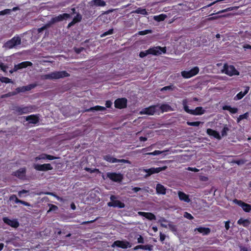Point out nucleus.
<instances>
[{
	"instance_id": "nucleus-1",
	"label": "nucleus",
	"mask_w": 251,
	"mask_h": 251,
	"mask_svg": "<svg viewBox=\"0 0 251 251\" xmlns=\"http://www.w3.org/2000/svg\"><path fill=\"white\" fill-rule=\"evenodd\" d=\"M70 74L65 71H55L50 73L49 74L43 75H41V79L42 80L47 79H57L63 78L65 77H68Z\"/></svg>"
},
{
	"instance_id": "nucleus-49",
	"label": "nucleus",
	"mask_w": 251,
	"mask_h": 251,
	"mask_svg": "<svg viewBox=\"0 0 251 251\" xmlns=\"http://www.w3.org/2000/svg\"><path fill=\"white\" fill-rule=\"evenodd\" d=\"M184 217L189 220H193L194 219L193 216L190 213L187 212H184Z\"/></svg>"
},
{
	"instance_id": "nucleus-33",
	"label": "nucleus",
	"mask_w": 251,
	"mask_h": 251,
	"mask_svg": "<svg viewBox=\"0 0 251 251\" xmlns=\"http://www.w3.org/2000/svg\"><path fill=\"white\" fill-rule=\"evenodd\" d=\"M92 3L99 6H104L106 5L105 1L102 0H93L91 1V4Z\"/></svg>"
},
{
	"instance_id": "nucleus-59",
	"label": "nucleus",
	"mask_w": 251,
	"mask_h": 251,
	"mask_svg": "<svg viewBox=\"0 0 251 251\" xmlns=\"http://www.w3.org/2000/svg\"><path fill=\"white\" fill-rule=\"evenodd\" d=\"M74 50L76 53L78 54V53H80L81 51H82L84 50V48L83 47H81V48H74Z\"/></svg>"
},
{
	"instance_id": "nucleus-30",
	"label": "nucleus",
	"mask_w": 251,
	"mask_h": 251,
	"mask_svg": "<svg viewBox=\"0 0 251 251\" xmlns=\"http://www.w3.org/2000/svg\"><path fill=\"white\" fill-rule=\"evenodd\" d=\"M204 110L202 107H197L195 110H193L192 115H201L204 113Z\"/></svg>"
},
{
	"instance_id": "nucleus-29",
	"label": "nucleus",
	"mask_w": 251,
	"mask_h": 251,
	"mask_svg": "<svg viewBox=\"0 0 251 251\" xmlns=\"http://www.w3.org/2000/svg\"><path fill=\"white\" fill-rule=\"evenodd\" d=\"M249 87H246L245 90L244 92H239L234 98V100H239L241 99L247 93L249 90Z\"/></svg>"
},
{
	"instance_id": "nucleus-42",
	"label": "nucleus",
	"mask_w": 251,
	"mask_h": 251,
	"mask_svg": "<svg viewBox=\"0 0 251 251\" xmlns=\"http://www.w3.org/2000/svg\"><path fill=\"white\" fill-rule=\"evenodd\" d=\"M82 19V16L79 14L77 13L76 16L73 19V21L75 23H78L81 21Z\"/></svg>"
},
{
	"instance_id": "nucleus-24",
	"label": "nucleus",
	"mask_w": 251,
	"mask_h": 251,
	"mask_svg": "<svg viewBox=\"0 0 251 251\" xmlns=\"http://www.w3.org/2000/svg\"><path fill=\"white\" fill-rule=\"evenodd\" d=\"M206 132L209 135L212 136L218 140H220L221 139V137L219 133L215 130L210 128H208L206 130Z\"/></svg>"
},
{
	"instance_id": "nucleus-36",
	"label": "nucleus",
	"mask_w": 251,
	"mask_h": 251,
	"mask_svg": "<svg viewBox=\"0 0 251 251\" xmlns=\"http://www.w3.org/2000/svg\"><path fill=\"white\" fill-rule=\"evenodd\" d=\"M14 176L21 180H26L27 176L26 174H14Z\"/></svg>"
},
{
	"instance_id": "nucleus-8",
	"label": "nucleus",
	"mask_w": 251,
	"mask_h": 251,
	"mask_svg": "<svg viewBox=\"0 0 251 251\" xmlns=\"http://www.w3.org/2000/svg\"><path fill=\"white\" fill-rule=\"evenodd\" d=\"M166 51V47L162 48L159 46L150 48L148 50V52H149L150 54L155 55H160L162 52L165 53Z\"/></svg>"
},
{
	"instance_id": "nucleus-46",
	"label": "nucleus",
	"mask_w": 251,
	"mask_h": 251,
	"mask_svg": "<svg viewBox=\"0 0 251 251\" xmlns=\"http://www.w3.org/2000/svg\"><path fill=\"white\" fill-rule=\"evenodd\" d=\"M50 27V25H48V24H46L44 26H42V27L41 28H39L38 29H37V31H38V33H41V32H42L44 30L46 29H47L48 28Z\"/></svg>"
},
{
	"instance_id": "nucleus-53",
	"label": "nucleus",
	"mask_w": 251,
	"mask_h": 251,
	"mask_svg": "<svg viewBox=\"0 0 251 251\" xmlns=\"http://www.w3.org/2000/svg\"><path fill=\"white\" fill-rule=\"evenodd\" d=\"M16 94H17V93L14 92H9L6 94L2 95L1 98H4L8 97H10L11 96L15 95Z\"/></svg>"
},
{
	"instance_id": "nucleus-10",
	"label": "nucleus",
	"mask_w": 251,
	"mask_h": 251,
	"mask_svg": "<svg viewBox=\"0 0 251 251\" xmlns=\"http://www.w3.org/2000/svg\"><path fill=\"white\" fill-rule=\"evenodd\" d=\"M2 220L5 224L12 227L17 228L19 226V223L16 219L11 220L7 217H4Z\"/></svg>"
},
{
	"instance_id": "nucleus-62",
	"label": "nucleus",
	"mask_w": 251,
	"mask_h": 251,
	"mask_svg": "<svg viewBox=\"0 0 251 251\" xmlns=\"http://www.w3.org/2000/svg\"><path fill=\"white\" fill-rule=\"evenodd\" d=\"M44 194L46 195L53 196V197L57 198L58 199H59V197L57 196L55 193H54L53 192H46Z\"/></svg>"
},
{
	"instance_id": "nucleus-31",
	"label": "nucleus",
	"mask_w": 251,
	"mask_h": 251,
	"mask_svg": "<svg viewBox=\"0 0 251 251\" xmlns=\"http://www.w3.org/2000/svg\"><path fill=\"white\" fill-rule=\"evenodd\" d=\"M132 13H137L140 14L142 15H147L148 12H147L146 9L142 8L141 7H139L137 8L136 10L133 11L132 12Z\"/></svg>"
},
{
	"instance_id": "nucleus-20",
	"label": "nucleus",
	"mask_w": 251,
	"mask_h": 251,
	"mask_svg": "<svg viewBox=\"0 0 251 251\" xmlns=\"http://www.w3.org/2000/svg\"><path fill=\"white\" fill-rule=\"evenodd\" d=\"M25 120L27 121H29V123L34 124L38 123L39 121V117L35 115H31L26 116L25 117Z\"/></svg>"
},
{
	"instance_id": "nucleus-21",
	"label": "nucleus",
	"mask_w": 251,
	"mask_h": 251,
	"mask_svg": "<svg viewBox=\"0 0 251 251\" xmlns=\"http://www.w3.org/2000/svg\"><path fill=\"white\" fill-rule=\"evenodd\" d=\"M194 231H198L199 233H202L203 235H206L210 233L211 230L208 227H199L196 228Z\"/></svg>"
},
{
	"instance_id": "nucleus-27",
	"label": "nucleus",
	"mask_w": 251,
	"mask_h": 251,
	"mask_svg": "<svg viewBox=\"0 0 251 251\" xmlns=\"http://www.w3.org/2000/svg\"><path fill=\"white\" fill-rule=\"evenodd\" d=\"M237 224L242 225L244 227H247L250 226L251 222L248 219L240 218L238 220Z\"/></svg>"
},
{
	"instance_id": "nucleus-11",
	"label": "nucleus",
	"mask_w": 251,
	"mask_h": 251,
	"mask_svg": "<svg viewBox=\"0 0 251 251\" xmlns=\"http://www.w3.org/2000/svg\"><path fill=\"white\" fill-rule=\"evenodd\" d=\"M33 167L34 169L39 171H47L52 169V167L50 164H34Z\"/></svg>"
},
{
	"instance_id": "nucleus-37",
	"label": "nucleus",
	"mask_w": 251,
	"mask_h": 251,
	"mask_svg": "<svg viewBox=\"0 0 251 251\" xmlns=\"http://www.w3.org/2000/svg\"><path fill=\"white\" fill-rule=\"evenodd\" d=\"M249 117V113L246 112L243 115H240L239 117L237 119V122L239 123L241 120L243 119H247Z\"/></svg>"
},
{
	"instance_id": "nucleus-40",
	"label": "nucleus",
	"mask_w": 251,
	"mask_h": 251,
	"mask_svg": "<svg viewBox=\"0 0 251 251\" xmlns=\"http://www.w3.org/2000/svg\"><path fill=\"white\" fill-rule=\"evenodd\" d=\"M166 18V16L165 15H160L159 16H155L154 17V20L157 21H162L165 20V19Z\"/></svg>"
},
{
	"instance_id": "nucleus-3",
	"label": "nucleus",
	"mask_w": 251,
	"mask_h": 251,
	"mask_svg": "<svg viewBox=\"0 0 251 251\" xmlns=\"http://www.w3.org/2000/svg\"><path fill=\"white\" fill-rule=\"evenodd\" d=\"M33 109L34 107L31 105L27 106H17L14 107L13 110L15 114L18 115H21L31 112Z\"/></svg>"
},
{
	"instance_id": "nucleus-7",
	"label": "nucleus",
	"mask_w": 251,
	"mask_h": 251,
	"mask_svg": "<svg viewBox=\"0 0 251 251\" xmlns=\"http://www.w3.org/2000/svg\"><path fill=\"white\" fill-rule=\"evenodd\" d=\"M222 71L229 76L239 75V72L235 69L234 67L232 65L228 66L225 64Z\"/></svg>"
},
{
	"instance_id": "nucleus-2",
	"label": "nucleus",
	"mask_w": 251,
	"mask_h": 251,
	"mask_svg": "<svg viewBox=\"0 0 251 251\" xmlns=\"http://www.w3.org/2000/svg\"><path fill=\"white\" fill-rule=\"evenodd\" d=\"M21 39L19 36H15L11 39L7 41L3 47L6 49H11L16 48L17 46L21 45Z\"/></svg>"
},
{
	"instance_id": "nucleus-17",
	"label": "nucleus",
	"mask_w": 251,
	"mask_h": 251,
	"mask_svg": "<svg viewBox=\"0 0 251 251\" xmlns=\"http://www.w3.org/2000/svg\"><path fill=\"white\" fill-rule=\"evenodd\" d=\"M9 200L10 201H14L15 203H21L25 206H30V204L25 201L19 200L15 195H12L10 196Z\"/></svg>"
},
{
	"instance_id": "nucleus-48",
	"label": "nucleus",
	"mask_w": 251,
	"mask_h": 251,
	"mask_svg": "<svg viewBox=\"0 0 251 251\" xmlns=\"http://www.w3.org/2000/svg\"><path fill=\"white\" fill-rule=\"evenodd\" d=\"M113 29H110L108 31L104 32L103 34H102L100 35V36L101 37H105V36H107L108 35L112 34H113Z\"/></svg>"
},
{
	"instance_id": "nucleus-44",
	"label": "nucleus",
	"mask_w": 251,
	"mask_h": 251,
	"mask_svg": "<svg viewBox=\"0 0 251 251\" xmlns=\"http://www.w3.org/2000/svg\"><path fill=\"white\" fill-rule=\"evenodd\" d=\"M12 11L11 9H6L0 11V15H4L7 14H10L11 12Z\"/></svg>"
},
{
	"instance_id": "nucleus-35",
	"label": "nucleus",
	"mask_w": 251,
	"mask_h": 251,
	"mask_svg": "<svg viewBox=\"0 0 251 251\" xmlns=\"http://www.w3.org/2000/svg\"><path fill=\"white\" fill-rule=\"evenodd\" d=\"M19 64L20 66L21 69L23 68H25L28 66H31L32 65V63L29 61L23 62Z\"/></svg>"
},
{
	"instance_id": "nucleus-5",
	"label": "nucleus",
	"mask_w": 251,
	"mask_h": 251,
	"mask_svg": "<svg viewBox=\"0 0 251 251\" xmlns=\"http://www.w3.org/2000/svg\"><path fill=\"white\" fill-rule=\"evenodd\" d=\"M112 248L118 247L123 249H126L131 247V244L127 241L125 240H116L114 241L111 245Z\"/></svg>"
},
{
	"instance_id": "nucleus-26",
	"label": "nucleus",
	"mask_w": 251,
	"mask_h": 251,
	"mask_svg": "<svg viewBox=\"0 0 251 251\" xmlns=\"http://www.w3.org/2000/svg\"><path fill=\"white\" fill-rule=\"evenodd\" d=\"M139 249H142L146 251H151L152 250V246L151 245H137L134 248V250H138Z\"/></svg>"
},
{
	"instance_id": "nucleus-60",
	"label": "nucleus",
	"mask_w": 251,
	"mask_h": 251,
	"mask_svg": "<svg viewBox=\"0 0 251 251\" xmlns=\"http://www.w3.org/2000/svg\"><path fill=\"white\" fill-rule=\"evenodd\" d=\"M58 158H59V157H55V156H52V155H49V154H47V156H46V159H49V160H53V159H58Z\"/></svg>"
},
{
	"instance_id": "nucleus-47",
	"label": "nucleus",
	"mask_w": 251,
	"mask_h": 251,
	"mask_svg": "<svg viewBox=\"0 0 251 251\" xmlns=\"http://www.w3.org/2000/svg\"><path fill=\"white\" fill-rule=\"evenodd\" d=\"M168 227L172 231H173V232L176 231L177 228H176V226L175 225L172 224L171 223H170L168 224Z\"/></svg>"
},
{
	"instance_id": "nucleus-43",
	"label": "nucleus",
	"mask_w": 251,
	"mask_h": 251,
	"mask_svg": "<svg viewBox=\"0 0 251 251\" xmlns=\"http://www.w3.org/2000/svg\"><path fill=\"white\" fill-rule=\"evenodd\" d=\"M0 80L2 82H4L6 83H13L12 81L10 79L8 78V77H0Z\"/></svg>"
},
{
	"instance_id": "nucleus-63",
	"label": "nucleus",
	"mask_w": 251,
	"mask_h": 251,
	"mask_svg": "<svg viewBox=\"0 0 251 251\" xmlns=\"http://www.w3.org/2000/svg\"><path fill=\"white\" fill-rule=\"evenodd\" d=\"M0 68L3 72H6V69H7L8 67L5 65H4L3 63H1Z\"/></svg>"
},
{
	"instance_id": "nucleus-45",
	"label": "nucleus",
	"mask_w": 251,
	"mask_h": 251,
	"mask_svg": "<svg viewBox=\"0 0 251 251\" xmlns=\"http://www.w3.org/2000/svg\"><path fill=\"white\" fill-rule=\"evenodd\" d=\"M229 130V128L226 126H225L221 131L222 136L223 137L226 136L227 132Z\"/></svg>"
},
{
	"instance_id": "nucleus-38",
	"label": "nucleus",
	"mask_w": 251,
	"mask_h": 251,
	"mask_svg": "<svg viewBox=\"0 0 251 251\" xmlns=\"http://www.w3.org/2000/svg\"><path fill=\"white\" fill-rule=\"evenodd\" d=\"M29 193V191L26 190H22L21 191H19L18 193V195L19 197L22 198L23 197H25V196L24 195V194H27Z\"/></svg>"
},
{
	"instance_id": "nucleus-28",
	"label": "nucleus",
	"mask_w": 251,
	"mask_h": 251,
	"mask_svg": "<svg viewBox=\"0 0 251 251\" xmlns=\"http://www.w3.org/2000/svg\"><path fill=\"white\" fill-rule=\"evenodd\" d=\"M159 107L162 112L172 111L173 110L172 107L168 104H162Z\"/></svg>"
},
{
	"instance_id": "nucleus-13",
	"label": "nucleus",
	"mask_w": 251,
	"mask_h": 251,
	"mask_svg": "<svg viewBox=\"0 0 251 251\" xmlns=\"http://www.w3.org/2000/svg\"><path fill=\"white\" fill-rule=\"evenodd\" d=\"M159 105L151 106L142 109L140 113L141 114L153 115L156 111V108Z\"/></svg>"
},
{
	"instance_id": "nucleus-4",
	"label": "nucleus",
	"mask_w": 251,
	"mask_h": 251,
	"mask_svg": "<svg viewBox=\"0 0 251 251\" xmlns=\"http://www.w3.org/2000/svg\"><path fill=\"white\" fill-rule=\"evenodd\" d=\"M116 197L115 195H111L110 197V201L107 203V205L109 207H118L123 208L125 207L124 202L119 200H116Z\"/></svg>"
},
{
	"instance_id": "nucleus-16",
	"label": "nucleus",
	"mask_w": 251,
	"mask_h": 251,
	"mask_svg": "<svg viewBox=\"0 0 251 251\" xmlns=\"http://www.w3.org/2000/svg\"><path fill=\"white\" fill-rule=\"evenodd\" d=\"M127 100L125 98L118 99L115 101V106L116 108L122 109L126 106Z\"/></svg>"
},
{
	"instance_id": "nucleus-6",
	"label": "nucleus",
	"mask_w": 251,
	"mask_h": 251,
	"mask_svg": "<svg viewBox=\"0 0 251 251\" xmlns=\"http://www.w3.org/2000/svg\"><path fill=\"white\" fill-rule=\"evenodd\" d=\"M70 17V15L67 13H64L60 14L56 17L52 18L48 23L50 26L57 22L62 21L64 20H66Z\"/></svg>"
},
{
	"instance_id": "nucleus-51",
	"label": "nucleus",
	"mask_w": 251,
	"mask_h": 251,
	"mask_svg": "<svg viewBox=\"0 0 251 251\" xmlns=\"http://www.w3.org/2000/svg\"><path fill=\"white\" fill-rule=\"evenodd\" d=\"M233 9H234V7H229L226 9L219 11L216 12V14H220V13H223L224 12H228V11L232 10Z\"/></svg>"
},
{
	"instance_id": "nucleus-18",
	"label": "nucleus",
	"mask_w": 251,
	"mask_h": 251,
	"mask_svg": "<svg viewBox=\"0 0 251 251\" xmlns=\"http://www.w3.org/2000/svg\"><path fill=\"white\" fill-rule=\"evenodd\" d=\"M167 168L166 166L162 167H156V168H151L148 169H143V171L146 173H159L161 171H165Z\"/></svg>"
},
{
	"instance_id": "nucleus-22",
	"label": "nucleus",
	"mask_w": 251,
	"mask_h": 251,
	"mask_svg": "<svg viewBox=\"0 0 251 251\" xmlns=\"http://www.w3.org/2000/svg\"><path fill=\"white\" fill-rule=\"evenodd\" d=\"M178 195L179 199L180 201H184L185 202H189L190 201L189 196L183 192L179 191L178 192Z\"/></svg>"
},
{
	"instance_id": "nucleus-34",
	"label": "nucleus",
	"mask_w": 251,
	"mask_h": 251,
	"mask_svg": "<svg viewBox=\"0 0 251 251\" xmlns=\"http://www.w3.org/2000/svg\"><path fill=\"white\" fill-rule=\"evenodd\" d=\"M224 110H227L230 111L231 113L234 114L237 112L238 109L237 108H232L230 106L225 105L223 106Z\"/></svg>"
},
{
	"instance_id": "nucleus-52",
	"label": "nucleus",
	"mask_w": 251,
	"mask_h": 251,
	"mask_svg": "<svg viewBox=\"0 0 251 251\" xmlns=\"http://www.w3.org/2000/svg\"><path fill=\"white\" fill-rule=\"evenodd\" d=\"M149 54H150V53H149V52H148V50H145V51L140 52V53L139 54V56L140 57L143 58Z\"/></svg>"
},
{
	"instance_id": "nucleus-54",
	"label": "nucleus",
	"mask_w": 251,
	"mask_h": 251,
	"mask_svg": "<svg viewBox=\"0 0 251 251\" xmlns=\"http://www.w3.org/2000/svg\"><path fill=\"white\" fill-rule=\"evenodd\" d=\"M16 92H15L17 93V94L19 93L20 92H23L26 91L25 87V86L18 87L16 89Z\"/></svg>"
},
{
	"instance_id": "nucleus-12",
	"label": "nucleus",
	"mask_w": 251,
	"mask_h": 251,
	"mask_svg": "<svg viewBox=\"0 0 251 251\" xmlns=\"http://www.w3.org/2000/svg\"><path fill=\"white\" fill-rule=\"evenodd\" d=\"M234 202L241 206L243 210L246 212H249L251 210V205L243 202L241 200L235 199Z\"/></svg>"
},
{
	"instance_id": "nucleus-39",
	"label": "nucleus",
	"mask_w": 251,
	"mask_h": 251,
	"mask_svg": "<svg viewBox=\"0 0 251 251\" xmlns=\"http://www.w3.org/2000/svg\"><path fill=\"white\" fill-rule=\"evenodd\" d=\"M201 124H203V122H187V124L190 126H198Z\"/></svg>"
},
{
	"instance_id": "nucleus-23",
	"label": "nucleus",
	"mask_w": 251,
	"mask_h": 251,
	"mask_svg": "<svg viewBox=\"0 0 251 251\" xmlns=\"http://www.w3.org/2000/svg\"><path fill=\"white\" fill-rule=\"evenodd\" d=\"M156 193L158 194L165 195L166 193V189L161 184H157L156 186Z\"/></svg>"
},
{
	"instance_id": "nucleus-14",
	"label": "nucleus",
	"mask_w": 251,
	"mask_h": 251,
	"mask_svg": "<svg viewBox=\"0 0 251 251\" xmlns=\"http://www.w3.org/2000/svg\"><path fill=\"white\" fill-rule=\"evenodd\" d=\"M104 158L106 161L112 162V163H128L130 164V162L127 160L125 159H117L115 158H114L110 155H105L104 156Z\"/></svg>"
},
{
	"instance_id": "nucleus-57",
	"label": "nucleus",
	"mask_w": 251,
	"mask_h": 251,
	"mask_svg": "<svg viewBox=\"0 0 251 251\" xmlns=\"http://www.w3.org/2000/svg\"><path fill=\"white\" fill-rule=\"evenodd\" d=\"M163 152V151H155L153 152H149V153H148L147 154H149V155H157L161 154Z\"/></svg>"
},
{
	"instance_id": "nucleus-64",
	"label": "nucleus",
	"mask_w": 251,
	"mask_h": 251,
	"mask_svg": "<svg viewBox=\"0 0 251 251\" xmlns=\"http://www.w3.org/2000/svg\"><path fill=\"white\" fill-rule=\"evenodd\" d=\"M208 179L207 176H200V180L201 181H206Z\"/></svg>"
},
{
	"instance_id": "nucleus-15",
	"label": "nucleus",
	"mask_w": 251,
	"mask_h": 251,
	"mask_svg": "<svg viewBox=\"0 0 251 251\" xmlns=\"http://www.w3.org/2000/svg\"><path fill=\"white\" fill-rule=\"evenodd\" d=\"M107 177L114 182H120L123 179L122 174H107Z\"/></svg>"
},
{
	"instance_id": "nucleus-61",
	"label": "nucleus",
	"mask_w": 251,
	"mask_h": 251,
	"mask_svg": "<svg viewBox=\"0 0 251 251\" xmlns=\"http://www.w3.org/2000/svg\"><path fill=\"white\" fill-rule=\"evenodd\" d=\"M166 238V235L163 234L161 232H160V241L161 242H163Z\"/></svg>"
},
{
	"instance_id": "nucleus-41",
	"label": "nucleus",
	"mask_w": 251,
	"mask_h": 251,
	"mask_svg": "<svg viewBox=\"0 0 251 251\" xmlns=\"http://www.w3.org/2000/svg\"><path fill=\"white\" fill-rule=\"evenodd\" d=\"M47 154L42 153L35 158V161H37L39 160L46 159Z\"/></svg>"
},
{
	"instance_id": "nucleus-32",
	"label": "nucleus",
	"mask_w": 251,
	"mask_h": 251,
	"mask_svg": "<svg viewBox=\"0 0 251 251\" xmlns=\"http://www.w3.org/2000/svg\"><path fill=\"white\" fill-rule=\"evenodd\" d=\"M187 100L186 99L183 100L182 101V104L183 105V108L184 110L188 113L192 114L193 110L189 109L188 106L187 105Z\"/></svg>"
},
{
	"instance_id": "nucleus-25",
	"label": "nucleus",
	"mask_w": 251,
	"mask_h": 251,
	"mask_svg": "<svg viewBox=\"0 0 251 251\" xmlns=\"http://www.w3.org/2000/svg\"><path fill=\"white\" fill-rule=\"evenodd\" d=\"M106 110V108L103 106H95L94 107H92L89 109H85L84 110L85 112H95L97 111H103Z\"/></svg>"
},
{
	"instance_id": "nucleus-19",
	"label": "nucleus",
	"mask_w": 251,
	"mask_h": 251,
	"mask_svg": "<svg viewBox=\"0 0 251 251\" xmlns=\"http://www.w3.org/2000/svg\"><path fill=\"white\" fill-rule=\"evenodd\" d=\"M138 214L140 216H143L147 218L149 220H156V217L154 214L151 212H139Z\"/></svg>"
},
{
	"instance_id": "nucleus-55",
	"label": "nucleus",
	"mask_w": 251,
	"mask_h": 251,
	"mask_svg": "<svg viewBox=\"0 0 251 251\" xmlns=\"http://www.w3.org/2000/svg\"><path fill=\"white\" fill-rule=\"evenodd\" d=\"M174 87L172 85L167 86L164 87L161 89V91H164V90H173L174 89Z\"/></svg>"
},
{
	"instance_id": "nucleus-9",
	"label": "nucleus",
	"mask_w": 251,
	"mask_h": 251,
	"mask_svg": "<svg viewBox=\"0 0 251 251\" xmlns=\"http://www.w3.org/2000/svg\"><path fill=\"white\" fill-rule=\"evenodd\" d=\"M199 71L198 67H196L190 71H184L181 72V75L183 77L189 78L197 75Z\"/></svg>"
},
{
	"instance_id": "nucleus-56",
	"label": "nucleus",
	"mask_w": 251,
	"mask_h": 251,
	"mask_svg": "<svg viewBox=\"0 0 251 251\" xmlns=\"http://www.w3.org/2000/svg\"><path fill=\"white\" fill-rule=\"evenodd\" d=\"M137 237V243L143 244L144 243V239L143 237L141 235H138Z\"/></svg>"
},
{
	"instance_id": "nucleus-58",
	"label": "nucleus",
	"mask_w": 251,
	"mask_h": 251,
	"mask_svg": "<svg viewBox=\"0 0 251 251\" xmlns=\"http://www.w3.org/2000/svg\"><path fill=\"white\" fill-rule=\"evenodd\" d=\"M58 209V207L54 204H50V209L48 210V212H49L51 211L56 210Z\"/></svg>"
},
{
	"instance_id": "nucleus-50",
	"label": "nucleus",
	"mask_w": 251,
	"mask_h": 251,
	"mask_svg": "<svg viewBox=\"0 0 251 251\" xmlns=\"http://www.w3.org/2000/svg\"><path fill=\"white\" fill-rule=\"evenodd\" d=\"M151 33V30H145L143 31H140L138 32V34L140 35H144L149 33Z\"/></svg>"
}]
</instances>
